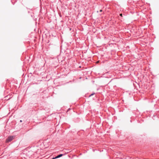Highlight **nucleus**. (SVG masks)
I'll use <instances>...</instances> for the list:
<instances>
[{
  "instance_id": "6",
  "label": "nucleus",
  "mask_w": 159,
  "mask_h": 159,
  "mask_svg": "<svg viewBox=\"0 0 159 159\" xmlns=\"http://www.w3.org/2000/svg\"><path fill=\"white\" fill-rule=\"evenodd\" d=\"M20 122H22V120H20Z\"/></svg>"
},
{
  "instance_id": "3",
  "label": "nucleus",
  "mask_w": 159,
  "mask_h": 159,
  "mask_svg": "<svg viewBox=\"0 0 159 159\" xmlns=\"http://www.w3.org/2000/svg\"><path fill=\"white\" fill-rule=\"evenodd\" d=\"M120 15L121 16H122V14H120Z\"/></svg>"
},
{
  "instance_id": "5",
  "label": "nucleus",
  "mask_w": 159,
  "mask_h": 159,
  "mask_svg": "<svg viewBox=\"0 0 159 159\" xmlns=\"http://www.w3.org/2000/svg\"><path fill=\"white\" fill-rule=\"evenodd\" d=\"M102 10H100V12H102Z\"/></svg>"
},
{
  "instance_id": "8",
  "label": "nucleus",
  "mask_w": 159,
  "mask_h": 159,
  "mask_svg": "<svg viewBox=\"0 0 159 159\" xmlns=\"http://www.w3.org/2000/svg\"><path fill=\"white\" fill-rule=\"evenodd\" d=\"M48 146H49V145H48V146H47L46 147H48Z\"/></svg>"
},
{
  "instance_id": "2",
  "label": "nucleus",
  "mask_w": 159,
  "mask_h": 159,
  "mask_svg": "<svg viewBox=\"0 0 159 159\" xmlns=\"http://www.w3.org/2000/svg\"><path fill=\"white\" fill-rule=\"evenodd\" d=\"M47 140L44 141L43 143L44 144H45V145L46 143H47Z\"/></svg>"
},
{
  "instance_id": "7",
  "label": "nucleus",
  "mask_w": 159,
  "mask_h": 159,
  "mask_svg": "<svg viewBox=\"0 0 159 159\" xmlns=\"http://www.w3.org/2000/svg\"><path fill=\"white\" fill-rule=\"evenodd\" d=\"M99 62V61H97L96 62H97V63H98Z\"/></svg>"
},
{
  "instance_id": "1",
  "label": "nucleus",
  "mask_w": 159,
  "mask_h": 159,
  "mask_svg": "<svg viewBox=\"0 0 159 159\" xmlns=\"http://www.w3.org/2000/svg\"><path fill=\"white\" fill-rule=\"evenodd\" d=\"M14 139L13 136H10L8 137L6 140V142L8 143L12 141Z\"/></svg>"
},
{
  "instance_id": "4",
  "label": "nucleus",
  "mask_w": 159,
  "mask_h": 159,
  "mask_svg": "<svg viewBox=\"0 0 159 159\" xmlns=\"http://www.w3.org/2000/svg\"><path fill=\"white\" fill-rule=\"evenodd\" d=\"M93 94H93H93H91L90 95V96H89L90 97V96H91L93 95Z\"/></svg>"
}]
</instances>
